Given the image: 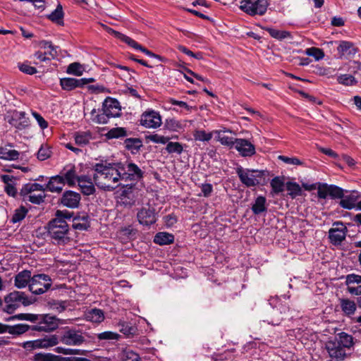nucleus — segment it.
I'll return each mask as SVG.
<instances>
[{"label":"nucleus","instance_id":"1","mask_svg":"<svg viewBox=\"0 0 361 361\" xmlns=\"http://www.w3.org/2000/svg\"><path fill=\"white\" fill-rule=\"evenodd\" d=\"M93 169L95 171L93 180L98 188L104 190L112 191L118 185L117 183L121 180L119 164L106 161L97 163L93 166Z\"/></svg>","mask_w":361,"mask_h":361},{"label":"nucleus","instance_id":"2","mask_svg":"<svg viewBox=\"0 0 361 361\" xmlns=\"http://www.w3.org/2000/svg\"><path fill=\"white\" fill-rule=\"evenodd\" d=\"M66 214L68 212L58 210L56 213V218L50 221L47 226V235L54 244L65 245L70 240L68 225L63 219L68 217Z\"/></svg>","mask_w":361,"mask_h":361},{"label":"nucleus","instance_id":"3","mask_svg":"<svg viewBox=\"0 0 361 361\" xmlns=\"http://www.w3.org/2000/svg\"><path fill=\"white\" fill-rule=\"evenodd\" d=\"M236 173L240 182L247 188L267 184L269 176L267 170L243 169L240 166L236 168Z\"/></svg>","mask_w":361,"mask_h":361},{"label":"nucleus","instance_id":"4","mask_svg":"<svg viewBox=\"0 0 361 361\" xmlns=\"http://www.w3.org/2000/svg\"><path fill=\"white\" fill-rule=\"evenodd\" d=\"M4 301L6 305L4 310L8 314L14 312V311L20 307V304L24 306H27L32 302L25 293L21 291H13L10 293L5 297Z\"/></svg>","mask_w":361,"mask_h":361},{"label":"nucleus","instance_id":"5","mask_svg":"<svg viewBox=\"0 0 361 361\" xmlns=\"http://www.w3.org/2000/svg\"><path fill=\"white\" fill-rule=\"evenodd\" d=\"M269 5L267 0H241L240 8L251 16H263Z\"/></svg>","mask_w":361,"mask_h":361},{"label":"nucleus","instance_id":"6","mask_svg":"<svg viewBox=\"0 0 361 361\" xmlns=\"http://www.w3.org/2000/svg\"><path fill=\"white\" fill-rule=\"evenodd\" d=\"M51 286V279L46 274H37L32 276L29 290L35 295H41L45 293Z\"/></svg>","mask_w":361,"mask_h":361},{"label":"nucleus","instance_id":"7","mask_svg":"<svg viewBox=\"0 0 361 361\" xmlns=\"http://www.w3.org/2000/svg\"><path fill=\"white\" fill-rule=\"evenodd\" d=\"M37 324L31 327L32 331H52L59 326V319L55 316L50 314H37Z\"/></svg>","mask_w":361,"mask_h":361},{"label":"nucleus","instance_id":"8","mask_svg":"<svg viewBox=\"0 0 361 361\" xmlns=\"http://www.w3.org/2000/svg\"><path fill=\"white\" fill-rule=\"evenodd\" d=\"M59 341L68 345H80L85 341V339L80 330L66 328L61 336Z\"/></svg>","mask_w":361,"mask_h":361},{"label":"nucleus","instance_id":"9","mask_svg":"<svg viewBox=\"0 0 361 361\" xmlns=\"http://www.w3.org/2000/svg\"><path fill=\"white\" fill-rule=\"evenodd\" d=\"M348 233L347 227L342 221H335L333 227L329 231L330 243L334 245H340L345 239Z\"/></svg>","mask_w":361,"mask_h":361},{"label":"nucleus","instance_id":"10","mask_svg":"<svg viewBox=\"0 0 361 361\" xmlns=\"http://www.w3.org/2000/svg\"><path fill=\"white\" fill-rule=\"evenodd\" d=\"M317 196L320 199H326L329 196L331 199H343L344 190L336 185L320 183L317 190Z\"/></svg>","mask_w":361,"mask_h":361},{"label":"nucleus","instance_id":"11","mask_svg":"<svg viewBox=\"0 0 361 361\" xmlns=\"http://www.w3.org/2000/svg\"><path fill=\"white\" fill-rule=\"evenodd\" d=\"M121 180H138L143 176L142 171L134 163L119 164Z\"/></svg>","mask_w":361,"mask_h":361},{"label":"nucleus","instance_id":"12","mask_svg":"<svg viewBox=\"0 0 361 361\" xmlns=\"http://www.w3.org/2000/svg\"><path fill=\"white\" fill-rule=\"evenodd\" d=\"M137 218L140 224L149 226L156 223L157 212L154 207L148 204L137 212Z\"/></svg>","mask_w":361,"mask_h":361},{"label":"nucleus","instance_id":"13","mask_svg":"<svg viewBox=\"0 0 361 361\" xmlns=\"http://www.w3.org/2000/svg\"><path fill=\"white\" fill-rule=\"evenodd\" d=\"M80 200V193L73 190H66L59 198V204L70 209H75L79 207Z\"/></svg>","mask_w":361,"mask_h":361},{"label":"nucleus","instance_id":"14","mask_svg":"<svg viewBox=\"0 0 361 361\" xmlns=\"http://www.w3.org/2000/svg\"><path fill=\"white\" fill-rule=\"evenodd\" d=\"M161 117L155 111L144 112L141 116L140 124L148 128H157L161 125Z\"/></svg>","mask_w":361,"mask_h":361},{"label":"nucleus","instance_id":"15","mask_svg":"<svg viewBox=\"0 0 361 361\" xmlns=\"http://www.w3.org/2000/svg\"><path fill=\"white\" fill-rule=\"evenodd\" d=\"M94 82L93 78L76 79L73 78H64L60 80V85L63 90L71 91L76 87H82L85 85Z\"/></svg>","mask_w":361,"mask_h":361},{"label":"nucleus","instance_id":"16","mask_svg":"<svg viewBox=\"0 0 361 361\" xmlns=\"http://www.w3.org/2000/svg\"><path fill=\"white\" fill-rule=\"evenodd\" d=\"M325 348L329 357L336 361H343L346 357L347 354L345 349L339 345L338 342L329 341L326 343Z\"/></svg>","mask_w":361,"mask_h":361},{"label":"nucleus","instance_id":"17","mask_svg":"<svg viewBox=\"0 0 361 361\" xmlns=\"http://www.w3.org/2000/svg\"><path fill=\"white\" fill-rule=\"evenodd\" d=\"M358 48L355 44L350 41H340L339 44L337 47V51L339 54V58L350 59L355 56L358 52Z\"/></svg>","mask_w":361,"mask_h":361},{"label":"nucleus","instance_id":"18","mask_svg":"<svg viewBox=\"0 0 361 361\" xmlns=\"http://www.w3.org/2000/svg\"><path fill=\"white\" fill-rule=\"evenodd\" d=\"M102 111H104L110 118H116L121 114L119 102L111 97H108L104 101Z\"/></svg>","mask_w":361,"mask_h":361},{"label":"nucleus","instance_id":"19","mask_svg":"<svg viewBox=\"0 0 361 361\" xmlns=\"http://www.w3.org/2000/svg\"><path fill=\"white\" fill-rule=\"evenodd\" d=\"M59 176H62L64 180L65 184L67 183L68 186L73 187L75 185L78 181L80 176H78L74 165H66L60 172Z\"/></svg>","mask_w":361,"mask_h":361},{"label":"nucleus","instance_id":"20","mask_svg":"<svg viewBox=\"0 0 361 361\" xmlns=\"http://www.w3.org/2000/svg\"><path fill=\"white\" fill-rule=\"evenodd\" d=\"M235 148L243 157H251L255 154V147L245 139L235 138Z\"/></svg>","mask_w":361,"mask_h":361},{"label":"nucleus","instance_id":"21","mask_svg":"<svg viewBox=\"0 0 361 361\" xmlns=\"http://www.w3.org/2000/svg\"><path fill=\"white\" fill-rule=\"evenodd\" d=\"M8 122L16 128L23 130L29 126V119L24 111H15Z\"/></svg>","mask_w":361,"mask_h":361},{"label":"nucleus","instance_id":"22","mask_svg":"<svg viewBox=\"0 0 361 361\" xmlns=\"http://www.w3.org/2000/svg\"><path fill=\"white\" fill-rule=\"evenodd\" d=\"M361 197V194L356 190H353L350 195H345L340 201V206L346 209H352L353 208L357 209V204L359 202V199Z\"/></svg>","mask_w":361,"mask_h":361},{"label":"nucleus","instance_id":"23","mask_svg":"<svg viewBox=\"0 0 361 361\" xmlns=\"http://www.w3.org/2000/svg\"><path fill=\"white\" fill-rule=\"evenodd\" d=\"M31 327L32 326L24 324L10 326L0 323V334L8 332L12 335H20L31 329Z\"/></svg>","mask_w":361,"mask_h":361},{"label":"nucleus","instance_id":"24","mask_svg":"<svg viewBox=\"0 0 361 361\" xmlns=\"http://www.w3.org/2000/svg\"><path fill=\"white\" fill-rule=\"evenodd\" d=\"M121 200L126 207H131L135 203L136 195L133 185H126L121 194Z\"/></svg>","mask_w":361,"mask_h":361},{"label":"nucleus","instance_id":"25","mask_svg":"<svg viewBox=\"0 0 361 361\" xmlns=\"http://www.w3.org/2000/svg\"><path fill=\"white\" fill-rule=\"evenodd\" d=\"M78 184L84 195H90L95 192L94 183L92 178L87 176H80Z\"/></svg>","mask_w":361,"mask_h":361},{"label":"nucleus","instance_id":"26","mask_svg":"<svg viewBox=\"0 0 361 361\" xmlns=\"http://www.w3.org/2000/svg\"><path fill=\"white\" fill-rule=\"evenodd\" d=\"M65 185L64 180L61 176L56 175L51 176L48 183L45 185L46 190L51 192H61Z\"/></svg>","mask_w":361,"mask_h":361},{"label":"nucleus","instance_id":"27","mask_svg":"<svg viewBox=\"0 0 361 361\" xmlns=\"http://www.w3.org/2000/svg\"><path fill=\"white\" fill-rule=\"evenodd\" d=\"M31 279V271L28 270H23L15 276L14 285L18 288H25L27 285L29 286Z\"/></svg>","mask_w":361,"mask_h":361},{"label":"nucleus","instance_id":"28","mask_svg":"<svg viewBox=\"0 0 361 361\" xmlns=\"http://www.w3.org/2000/svg\"><path fill=\"white\" fill-rule=\"evenodd\" d=\"M108 32L113 35L115 37L119 39L121 41L126 43L130 47H131L137 50H139L140 49V47H142V45L139 44L136 41H135L130 37H128L123 33H121L118 31H116V30H113L112 28H109Z\"/></svg>","mask_w":361,"mask_h":361},{"label":"nucleus","instance_id":"29","mask_svg":"<svg viewBox=\"0 0 361 361\" xmlns=\"http://www.w3.org/2000/svg\"><path fill=\"white\" fill-rule=\"evenodd\" d=\"M123 145L126 149L130 151L133 154H137L142 147V142L140 138H126Z\"/></svg>","mask_w":361,"mask_h":361},{"label":"nucleus","instance_id":"30","mask_svg":"<svg viewBox=\"0 0 361 361\" xmlns=\"http://www.w3.org/2000/svg\"><path fill=\"white\" fill-rule=\"evenodd\" d=\"M90 217L85 214L82 216H76L73 221V227L76 230L86 231L90 227Z\"/></svg>","mask_w":361,"mask_h":361},{"label":"nucleus","instance_id":"31","mask_svg":"<svg viewBox=\"0 0 361 361\" xmlns=\"http://www.w3.org/2000/svg\"><path fill=\"white\" fill-rule=\"evenodd\" d=\"M85 318L92 322L100 323L104 319V314L102 310L93 308L85 312Z\"/></svg>","mask_w":361,"mask_h":361},{"label":"nucleus","instance_id":"32","mask_svg":"<svg viewBox=\"0 0 361 361\" xmlns=\"http://www.w3.org/2000/svg\"><path fill=\"white\" fill-rule=\"evenodd\" d=\"M46 190L45 189V185H40L39 183H26L23 185L20 191V195L22 197H25L30 194L32 192L34 191H42L44 192Z\"/></svg>","mask_w":361,"mask_h":361},{"label":"nucleus","instance_id":"33","mask_svg":"<svg viewBox=\"0 0 361 361\" xmlns=\"http://www.w3.org/2000/svg\"><path fill=\"white\" fill-rule=\"evenodd\" d=\"M267 199L264 196H258L252 206V211L254 214L258 215L262 212H267L266 206Z\"/></svg>","mask_w":361,"mask_h":361},{"label":"nucleus","instance_id":"34","mask_svg":"<svg viewBox=\"0 0 361 361\" xmlns=\"http://www.w3.org/2000/svg\"><path fill=\"white\" fill-rule=\"evenodd\" d=\"M174 241L173 235L166 232H159L157 233L154 238V242L160 245H169Z\"/></svg>","mask_w":361,"mask_h":361},{"label":"nucleus","instance_id":"35","mask_svg":"<svg viewBox=\"0 0 361 361\" xmlns=\"http://www.w3.org/2000/svg\"><path fill=\"white\" fill-rule=\"evenodd\" d=\"M38 348H49L56 345L60 341L56 335L47 336L42 338L37 339Z\"/></svg>","mask_w":361,"mask_h":361},{"label":"nucleus","instance_id":"36","mask_svg":"<svg viewBox=\"0 0 361 361\" xmlns=\"http://www.w3.org/2000/svg\"><path fill=\"white\" fill-rule=\"evenodd\" d=\"M47 18L59 25H63V11L61 4H58L56 9L47 16Z\"/></svg>","mask_w":361,"mask_h":361},{"label":"nucleus","instance_id":"37","mask_svg":"<svg viewBox=\"0 0 361 361\" xmlns=\"http://www.w3.org/2000/svg\"><path fill=\"white\" fill-rule=\"evenodd\" d=\"M340 305L342 311L348 316L353 314L356 310L355 302L349 299H341Z\"/></svg>","mask_w":361,"mask_h":361},{"label":"nucleus","instance_id":"38","mask_svg":"<svg viewBox=\"0 0 361 361\" xmlns=\"http://www.w3.org/2000/svg\"><path fill=\"white\" fill-rule=\"evenodd\" d=\"M92 138V133L90 131L78 132L75 134V142L80 146L87 145Z\"/></svg>","mask_w":361,"mask_h":361},{"label":"nucleus","instance_id":"39","mask_svg":"<svg viewBox=\"0 0 361 361\" xmlns=\"http://www.w3.org/2000/svg\"><path fill=\"white\" fill-rule=\"evenodd\" d=\"M119 331L126 336H133L137 331V328L131 325L130 322L120 321L118 323Z\"/></svg>","mask_w":361,"mask_h":361},{"label":"nucleus","instance_id":"40","mask_svg":"<svg viewBox=\"0 0 361 361\" xmlns=\"http://www.w3.org/2000/svg\"><path fill=\"white\" fill-rule=\"evenodd\" d=\"M20 153L15 149H8L7 148L0 147V159L7 160H17L19 158Z\"/></svg>","mask_w":361,"mask_h":361},{"label":"nucleus","instance_id":"41","mask_svg":"<svg viewBox=\"0 0 361 361\" xmlns=\"http://www.w3.org/2000/svg\"><path fill=\"white\" fill-rule=\"evenodd\" d=\"M335 341L338 342L339 345L342 346L343 348H350L353 345V336L345 332L339 334V339Z\"/></svg>","mask_w":361,"mask_h":361},{"label":"nucleus","instance_id":"42","mask_svg":"<svg viewBox=\"0 0 361 361\" xmlns=\"http://www.w3.org/2000/svg\"><path fill=\"white\" fill-rule=\"evenodd\" d=\"M272 37L282 40L283 39H286L287 37H289L290 36V34L289 32L284 31V30H279L274 28L271 27H266L264 29Z\"/></svg>","mask_w":361,"mask_h":361},{"label":"nucleus","instance_id":"43","mask_svg":"<svg viewBox=\"0 0 361 361\" xmlns=\"http://www.w3.org/2000/svg\"><path fill=\"white\" fill-rule=\"evenodd\" d=\"M92 119L94 122L99 124L107 123L109 119V116L104 111L102 113L97 114L95 109H93L91 111Z\"/></svg>","mask_w":361,"mask_h":361},{"label":"nucleus","instance_id":"44","mask_svg":"<svg viewBox=\"0 0 361 361\" xmlns=\"http://www.w3.org/2000/svg\"><path fill=\"white\" fill-rule=\"evenodd\" d=\"M214 133L216 134L217 140L221 145L231 147L235 145V139L222 134V130H215Z\"/></svg>","mask_w":361,"mask_h":361},{"label":"nucleus","instance_id":"45","mask_svg":"<svg viewBox=\"0 0 361 361\" xmlns=\"http://www.w3.org/2000/svg\"><path fill=\"white\" fill-rule=\"evenodd\" d=\"M165 150L169 154L176 153L177 154H182L183 151V147L181 143L178 142H168Z\"/></svg>","mask_w":361,"mask_h":361},{"label":"nucleus","instance_id":"46","mask_svg":"<svg viewBox=\"0 0 361 361\" xmlns=\"http://www.w3.org/2000/svg\"><path fill=\"white\" fill-rule=\"evenodd\" d=\"M286 189L288 191V195L292 198H295V197L300 195L302 193L300 186L295 182H288L286 183Z\"/></svg>","mask_w":361,"mask_h":361},{"label":"nucleus","instance_id":"47","mask_svg":"<svg viewBox=\"0 0 361 361\" xmlns=\"http://www.w3.org/2000/svg\"><path fill=\"white\" fill-rule=\"evenodd\" d=\"M127 135L128 133L125 128H114L106 133V137L109 139L120 138Z\"/></svg>","mask_w":361,"mask_h":361},{"label":"nucleus","instance_id":"48","mask_svg":"<svg viewBox=\"0 0 361 361\" xmlns=\"http://www.w3.org/2000/svg\"><path fill=\"white\" fill-rule=\"evenodd\" d=\"M37 314L30 313H20L8 317L6 320L11 321L14 319L26 320L32 322H35L37 320Z\"/></svg>","mask_w":361,"mask_h":361},{"label":"nucleus","instance_id":"49","mask_svg":"<svg viewBox=\"0 0 361 361\" xmlns=\"http://www.w3.org/2000/svg\"><path fill=\"white\" fill-rule=\"evenodd\" d=\"M27 213V209L25 207L21 206L20 207L15 210L14 214L11 219V221L13 224L20 222L25 217Z\"/></svg>","mask_w":361,"mask_h":361},{"label":"nucleus","instance_id":"50","mask_svg":"<svg viewBox=\"0 0 361 361\" xmlns=\"http://www.w3.org/2000/svg\"><path fill=\"white\" fill-rule=\"evenodd\" d=\"M306 55L312 56L316 61H319L324 57V52L322 49L317 47H310L305 51Z\"/></svg>","mask_w":361,"mask_h":361},{"label":"nucleus","instance_id":"51","mask_svg":"<svg viewBox=\"0 0 361 361\" xmlns=\"http://www.w3.org/2000/svg\"><path fill=\"white\" fill-rule=\"evenodd\" d=\"M271 187L274 193H280L284 190V183L280 177L276 176L271 181Z\"/></svg>","mask_w":361,"mask_h":361},{"label":"nucleus","instance_id":"52","mask_svg":"<svg viewBox=\"0 0 361 361\" xmlns=\"http://www.w3.org/2000/svg\"><path fill=\"white\" fill-rule=\"evenodd\" d=\"M193 136L195 140L208 142L212 138L213 133H206L205 130H199L194 132Z\"/></svg>","mask_w":361,"mask_h":361},{"label":"nucleus","instance_id":"53","mask_svg":"<svg viewBox=\"0 0 361 361\" xmlns=\"http://www.w3.org/2000/svg\"><path fill=\"white\" fill-rule=\"evenodd\" d=\"M84 71L82 66L77 62L71 63L67 68V73L75 75H82Z\"/></svg>","mask_w":361,"mask_h":361},{"label":"nucleus","instance_id":"54","mask_svg":"<svg viewBox=\"0 0 361 361\" xmlns=\"http://www.w3.org/2000/svg\"><path fill=\"white\" fill-rule=\"evenodd\" d=\"M23 200L29 201L33 204H39L40 203L44 202L45 198L44 194H39V195H31L29 194L25 197H23Z\"/></svg>","mask_w":361,"mask_h":361},{"label":"nucleus","instance_id":"55","mask_svg":"<svg viewBox=\"0 0 361 361\" xmlns=\"http://www.w3.org/2000/svg\"><path fill=\"white\" fill-rule=\"evenodd\" d=\"M147 139L154 143L165 145L169 141L170 137L158 134H152L147 136Z\"/></svg>","mask_w":361,"mask_h":361},{"label":"nucleus","instance_id":"56","mask_svg":"<svg viewBox=\"0 0 361 361\" xmlns=\"http://www.w3.org/2000/svg\"><path fill=\"white\" fill-rule=\"evenodd\" d=\"M51 361H91L85 357H61V356H49Z\"/></svg>","mask_w":361,"mask_h":361},{"label":"nucleus","instance_id":"57","mask_svg":"<svg viewBox=\"0 0 361 361\" xmlns=\"http://www.w3.org/2000/svg\"><path fill=\"white\" fill-rule=\"evenodd\" d=\"M120 335L113 331H104L97 335L99 340H118Z\"/></svg>","mask_w":361,"mask_h":361},{"label":"nucleus","instance_id":"58","mask_svg":"<svg viewBox=\"0 0 361 361\" xmlns=\"http://www.w3.org/2000/svg\"><path fill=\"white\" fill-rule=\"evenodd\" d=\"M337 80L340 84L345 85H353L356 82L355 78L353 75L348 74L339 75Z\"/></svg>","mask_w":361,"mask_h":361},{"label":"nucleus","instance_id":"59","mask_svg":"<svg viewBox=\"0 0 361 361\" xmlns=\"http://www.w3.org/2000/svg\"><path fill=\"white\" fill-rule=\"evenodd\" d=\"M122 359L123 361H140L139 355L130 350L124 352Z\"/></svg>","mask_w":361,"mask_h":361},{"label":"nucleus","instance_id":"60","mask_svg":"<svg viewBox=\"0 0 361 361\" xmlns=\"http://www.w3.org/2000/svg\"><path fill=\"white\" fill-rule=\"evenodd\" d=\"M279 159L283 161L284 163L291 165H302L303 162L296 157H288L283 155H280Z\"/></svg>","mask_w":361,"mask_h":361},{"label":"nucleus","instance_id":"61","mask_svg":"<svg viewBox=\"0 0 361 361\" xmlns=\"http://www.w3.org/2000/svg\"><path fill=\"white\" fill-rule=\"evenodd\" d=\"M353 283H361V276L355 274H350L346 276L345 284L347 286H351Z\"/></svg>","mask_w":361,"mask_h":361},{"label":"nucleus","instance_id":"62","mask_svg":"<svg viewBox=\"0 0 361 361\" xmlns=\"http://www.w3.org/2000/svg\"><path fill=\"white\" fill-rule=\"evenodd\" d=\"M67 307V301H54L51 303V308L59 312H63Z\"/></svg>","mask_w":361,"mask_h":361},{"label":"nucleus","instance_id":"63","mask_svg":"<svg viewBox=\"0 0 361 361\" xmlns=\"http://www.w3.org/2000/svg\"><path fill=\"white\" fill-rule=\"evenodd\" d=\"M18 68L20 71L28 75H33L37 73V69L27 63H19Z\"/></svg>","mask_w":361,"mask_h":361},{"label":"nucleus","instance_id":"64","mask_svg":"<svg viewBox=\"0 0 361 361\" xmlns=\"http://www.w3.org/2000/svg\"><path fill=\"white\" fill-rule=\"evenodd\" d=\"M49 356H56V355L51 353H39L34 355L33 360L34 361H51Z\"/></svg>","mask_w":361,"mask_h":361}]
</instances>
